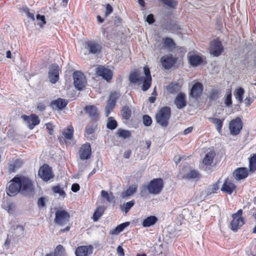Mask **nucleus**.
<instances>
[{"instance_id":"f03ea898","label":"nucleus","mask_w":256,"mask_h":256,"mask_svg":"<svg viewBox=\"0 0 256 256\" xmlns=\"http://www.w3.org/2000/svg\"><path fill=\"white\" fill-rule=\"evenodd\" d=\"M171 116V110L168 106H164L160 108L156 114V122L162 127H166Z\"/></svg>"},{"instance_id":"7ed1b4c3","label":"nucleus","mask_w":256,"mask_h":256,"mask_svg":"<svg viewBox=\"0 0 256 256\" xmlns=\"http://www.w3.org/2000/svg\"><path fill=\"white\" fill-rule=\"evenodd\" d=\"M164 188V181L161 178H154L147 186H144L146 188L150 194L156 195L159 194Z\"/></svg>"},{"instance_id":"37998d69","label":"nucleus","mask_w":256,"mask_h":256,"mask_svg":"<svg viewBox=\"0 0 256 256\" xmlns=\"http://www.w3.org/2000/svg\"><path fill=\"white\" fill-rule=\"evenodd\" d=\"M116 135L123 139H126L130 138L131 136V132L128 130H125L122 129H118Z\"/></svg>"},{"instance_id":"f3484780","label":"nucleus","mask_w":256,"mask_h":256,"mask_svg":"<svg viewBox=\"0 0 256 256\" xmlns=\"http://www.w3.org/2000/svg\"><path fill=\"white\" fill-rule=\"evenodd\" d=\"M93 246L92 245L78 246L76 250V256H88L93 252Z\"/></svg>"},{"instance_id":"bf43d9fd","label":"nucleus","mask_w":256,"mask_h":256,"mask_svg":"<svg viewBox=\"0 0 256 256\" xmlns=\"http://www.w3.org/2000/svg\"><path fill=\"white\" fill-rule=\"evenodd\" d=\"M113 11L112 6L110 4H106V12L104 14V16L106 17L110 14Z\"/></svg>"},{"instance_id":"a211bd4d","label":"nucleus","mask_w":256,"mask_h":256,"mask_svg":"<svg viewBox=\"0 0 256 256\" xmlns=\"http://www.w3.org/2000/svg\"><path fill=\"white\" fill-rule=\"evenodd\" d=\"M177 108L180 110L186 106V94L182 92H180L176 96L174 102Z\"/></svg>"},{"instance_id":"49530a36","label":"nucleus","mask_w":256,"mask_h":256,"mask_svg":"<svg viewBox=\"0 0 256 256\" xmlns=\"http://www.w3.org/2000/svg\"><path fill=\"white\" fill-rule=\"evenodd\" d=\"M244 93V89L241 87L236 90L235 91V97L237 99L240 103H242L243 100V96Z\"/></svg>"},{"instance_id":"4c0bfd02","label":"nucleus","mask_w":256,"mask_h":256,"mask_svg":"<svg viewBox=\"0 0 256 256\" xmlns=\"http://www.w3.org/2000/svg\"><path fill=\"white\" fill-rule=\"evenodd\" d=\"M116 102H115L114 100H110L108 98V104L106 106L105 110H106V116H108L116 105Z\"/></svg>"},{"instance_id":"c85d7f7f","label":"nucleus","mask_w":256,"mask_h":256,"mask_svg":"<svg viewBox=\"0 0 256 256\" xmlns=\"http://www.w3.org/2000/svg\"><path fill=\"white\" fill-rule=\"evenodd\" d=\"M208 120L210 122H211L212 124H214L216 128V130L219 133L222 132V127L223 126V121L224 119L220 120L218 118H208Z\"/></svg>"},{"instance_id":"13d9d810","label":"nucleus","mask_w":256,"mask_h":256,"mask_svg":"<svg viewBox=\"0 0 256 256\" xmlns=\"http://www.w3.org/2000/svg\"><path fill=\"white\" fill-rule=\"evenodd\" d=\"M120 92H112L109 96V98L114 100L115 102H116L117 100L120 97Z\"/></svg>"},{"instance_id":"79ce46f5","label":"nucleus","mask_w":256,"mask_h":256,"mask_svg":"<svg viewBox=\"0 0 256 256\" xmlns=\"http://www.w3.org/2000/svg\"><path fill=\"white\" fill-rule=\"evenodd\" d=\"M74 128L72 126H70L62 132V134L67 140H72L73 138Z\"/></svg>"},{"instance_id":"4d7b16f0","label":"nucleus","mask_w":256,"mask_h":256,"mask_svg":"<svg viewBox=\"0 0 256 256\" xmlns=\"http://www.w3.org/2000/svg\"><path fill=\"white\" fill-rule=\"evenodd\" d=\"M46 200L44 197H40L37 202V205L38 208H43L46 207Z\"/></svg>"},{"instance_id":"4be33fe9","label":"nucleus","mask_w":256,"mask_h":256,"mask_svg":"<svg viewBox=\"0 0 256 256\" xmlns=\"http://www.w3.org/2000/svg\"><path fill=\"white\" fill-rule=\"evenodd\" d=\"M68 102L64 99L58 98L53 100L50 103V106L53 108L56 107L58 110H62L68 104Z\"/></svg>"},{"instance_id":"e433bc0d","label":"nucleus","mask_w":256,"mask_h":256,"mask_svg":"<svg viewBox=\"0 0 256 256\" xmlns=\"http://www.w3.org/2000/svg\"><path fill=\"white\" fill-rule=\"evenodd\" d=\"M218 189V183H215L212 185L209 186L206 190L204 192V194L206 196H209L212 194L216 192Z\"/></svg>"},{"instance_id":"cd10ccee","label":"nucleus","mask_w":256,"mask_h":256,"mask_svg":"<svg viewBox=\"0 0 256 256\" xmlns=\"http://www.w3.org/2000/svg\"><path fill=\"white\" fill-rule=\"evenodd\" d=\"M157 221L158 218L156 216H149L144 220L142 225L144 228H149L155 224Z\"/></svg>"},{"instance_id":"393cba45","label":"nucleus","mask_w":256,"mask_h":256,"mask_svg":"<svg viewBox=\"0 0 256 256\" xmlns=\"http://www.w3.org/2000/svg\"><path fill=\"white\" fill-rule=\"evenodd\" d=\"M188 60L190 64L194 67L200 65L203 62V59L202 57L196 54H192L190 56Z\"/></svg>"},{"instance_id":"423d86ee","label":"nucleus","mask_w":256,"mask_h":256,"mask_svg":"<svg viewBox=\"0 0 256 256\" xmlns=\"http://www.w3.org/2000/svg\"><path fill=\"white\" fill-rule=\"evenodd\" d=\"M18 176H16L10 182L6 188L7 194L10 196H14L18 192L20 193Z\"/></svg>"},{"instance_id":"bb28decb","label":"nucleus","mask_w":256,"mask_h":256,"mask_svg":"<svg viewBox=\"0 0 256 256\" xmlns=\"http://www.w3.org/2000/svg\"><path fill=\"white\" fill-rule=\"evenodd\" d=\"M130 224V222H126L120 224L116 226L115 228L111 230L110 232V234L112 236L117 235L120 232H122L124 230V228L128 226Z\"/></svg>"},{"instance_id":"58836bf2","label":"nucleus","mask_w":256,"mask_h":256,"mask_svg":"<svg viewBox=\"0 0 256 256\" xmlns=\"http://www.w3.org/2000/svg\"><path fill=\"white\" fill-rule=\"evenodd\" d=\"M249 170L252 172L256 170V154L250 156L249 159Z\"/></svg>"},{"instance_id":"9b49d317","label":"nucleus","mask_w":256,"mask_h":256,"mask_svg":"<svg viewBox=\"0 0 256 256\" xmlns=\"http://www.w3.org/2000/svg\"><path fill=\"white\" fill-rule=\"evenodd\" d=\"M176 58H174L172 54H165L160 59L162 66L166 70L171 68L176 62Z\"/></svg>"},{"instance_id":"de8ad7c7","label":"nucleus","mask_w":256,"mask_h":256,"mask_svg":"<svg viewBox=\"0 0 256 256\" xmlns=\"http://www.w3.org/2000/svg\"><path fill=\"white\" fill-rule=\"evenodd\" d=\"M65 250L62 244H58L54 249L53 256H64Z\"/></svg>"},{"instance_id":"4468645a","label":"nucleus","mask_w":256,"mask_h":256,"mask_svg":"<svg viewBox=\"0 0 256 256\" xmlns=\"http://www.w3.org/2000/svg\"><path fill=\"white\" fill-rule=\"evenodd\" d=\"M96 73L107 82L110 81L112 78V72L104 66H98L96 68Z\"/></svg>"},{"instance_id":"5701e85b","label":"nucleus","mask_w":256,"mask_h":256,"mask_svg":"<svg viewBox=\"0 0 256 256\" xmlns=\"http://www.w3.org/2000/svg\"><path fill=\"white\" fill-rule=\"evenodd\" d=\"M200 176L199 172L195 170H192L186 174L180 172L179 176L181 179L190 180L198 178Z\"/></svg>"},{"instance_id":"f8f14e48","label":"nucleus","mask_w":256,"mask_h":256,"mask_svg":"<svg viewBox=\"0 0 256 256\" xmlns=\"http://www.w3.org/2000/svg\"><path fill=\"white\" fill-rule=\"evenodd\" d=\"M21 118L30 130H32L35 126L38 125L40 122L38 116L35 114H31L29 116L23 114L21 116Z\"/></svg>"},{"instance_id":"6e6d98bb","label":"nucleus","mask_w":256,"mask_h":256,"mask_svg":"<svg viewBox=\"0 0 256 256\" xmlns=\"http://www.w3.org/2000/svg\"><path fill=\"white\" fill-rule=\"evenodd\" d=\"M143 124L146 126H150L152 123V120L150 116L144 115L142 118Z\"/></svg>"},{"instance_id":"aec40b11","label":"nucleus","mask_w":256,"mask_h":256,"mask_svg":"<svg viewBox=\"0 0 256 256\" xmlns=\"http://www.w3.org/2000/svg\"><path fill=\"white\" fill-rule=\"evenodd\" d=\"M86 48L90 54H96L101 52V46L95 42H88L86 43Z\"/></svg>"},{"instance_id":"f257e3e1","label":"nucleus","mask_w":256,"mask_h":256,"mask_svg":"<svg viewBox=\"0 0 256 256\" xmlns=\"http://www.w3.org/2000/svg\"><path fill=\"white\" fill-rule=\"evenodd\" d=\"M20 194L26 196H33L34 188L32 181L27 177L18 176Z\"/></svg>"},{"instance_id":"6ab92c4d","label":"nucleus","mask_w":256,"mask_h":256,"mask_svg":"<svg viewBox=\"0 0 256 256\" xmlns=\"http://www.w3.org/2000/svg\"><path fill=\"white\" fill-rule=\"evenodd\" d=\"M86 113L87 114L92 120H96L98 116L97 108L94 105L86 106L84 108Z\"/></svg>"},{"instance_id":"b1692460","label":"nucleus","mask_w":256,"mask_h":256,"mask_svg":"<svg viewBox=\"0 0 256 256\" xmlns=\"http://www.w3.org/2000/svg\"><path fill=\"white\" fill-rule=\"evenodd\" d=\"M235 188L236 186L232 182L226 180L222 186L221 190L228 194H231Z\"/></svg>"},{"instance_id":"5fc2aeb1","label":"nucleus","mask_w":256,"mask_h":256,"mask_svg":"<svg viewBox=\"0 0 256 256\" xmlns=\"http://www.w3.org/2000/svg\"><path fill=\"white\" fill-rule=\"evenodd\" d=\"M36 18L38 21H40V22H38L37 24L40 27H42L44 24H46V21L44 16L38 14L36 16Z\"/></svg>"},{"instance_id":"9d476101","label":"nucleus","mask_w":256,"mask_h":256,"mask_svg":"<svg viewBox=\"0 0 256 256\" xmlns=\"http://www.w3.org/2000/svg\"><path fill=\"white\" fill-rule=\"evenodd\" d=\"M38 174L45 182H48L54 178L52 168L48 164H44L40 168Z\"/></svg>"},{"instance_id":"774afa93","label":"nucleus","mask_w":256,"mask_h":256,"mask_svg":"<svg viewBox=\"0 0 256 256\" xmlns=\"http://www.w3.org/2000/svg\"><path fill=\"white\" fill-rule=\"evenodd\" d=\"M70 226H68L65 228H62L60 230L59 233L62 234L65 232H68L70 230Z\"/></svg>"},{"instance_id":"c03bdc74","label":"nucleus","mask_w":256,"mask_h":256,"mask_svg":"<svg viewBox=\"0 0 256 256\" xmlns=\"http://www.w3.org/2000/svg\"><path fill=\"white\" fill-rule=\"evenodd\" d=\"M117 122L115 120H114L112 117H108V122L106 124L107 128L110 130H114L116 129L117 128Z\"/></svg>"},{"instance_id":"69168bd1","label":"nucleus","mask_w":256,"mask_h":256,"mask_svg":"<svg viewBox=\"0 0 256 256\" xmlns=\"http://www.w3.org/2000/svg\"><path fill=\"white\" fill-rule=\"evenodd\" d=\"M192 129H193V128L191 127V126L186 128L183 132V134L184 135H186V134L190 133L192 132Z\"/></svg>"},{"instance_id":"e2e57ef3","label":"nucleus","mask_w":256,"mask_h":256,"mask_svg":"<svg viewBox=\"0 0 256 256\" xmlns=\"http://www.w3.org/2000/svg\"><path fill=\"white\" fill-rule=\"evenodd\" d=\"M80 189V185L77 183L73 184L72 186L71 190L74 192H76Z\"/></svg>"},{"instance_id":"0eeeda50","label":"nucleus","mask_w":256,"mask_h":256,"mask_svg":"<svg viewBox=\"0 0 256 256\" xmlns=\"http://www.w3.org/2000/svg\"><path fill=\"white\" fill-rule=\"evenodd\" d=\"M224 51L222 42L218 39L212 40L209 46V52L214 56H219Z\"/></svg>"},{"instance_id":"6e6552de","label":"nucleus","mask_w":256,"mask_h":256,"mask_svg":"<svg viewBox=\"0 0 256 256\" xmlns=\"http://www.w3.org/2000/svg\"><path fill=\"white\" fill-rule=\"evenodd\" d=\"M74 84L76 89L82 90L86 86V80L83 73L76 71L73 73Z\"/></svg>"},{"instance_id":"20e7f679","label":"nucleus","mask_w":256,"mask_h":256,"mask_svg":"<svg viewBox=\"0 0 256 256\" xmlns=\"http://www.w3.org/2000/svg\"><path fill=\"white\" fill-rule=\"evenodd\" d=\"M242 210L240 209L238 212L232 214V220L230 222L229 228L234 232H236L244 224V220L242 217Z\"/></svg>"},{"instance_id":"1a4fd4ad","label":"nucleus","mask_w":256,"mask_h":256,"mask_svg":"<svg viewBox=\"0 0 256 256\" xmlns=\"http://www.w3.org/2000/svg\"><path fill=\"white\" fill-rule=\"evenodd\" d=\"M60 70L56 64H52L48 72V76L52 84H56L59 80V74Z\"/></svg>"},{"instance_id":"2eb2a0df","label":"nucleus","mask_w":256,"mask_h":256,"mask_svg":"<svg viewBox=\"0 0 256 256\" xmlns=\"http://www.w3.org/2000/svg\"><path fill=\"white\" fill-rule=\"evenodd\" d=\"M203 89V86L200 82H196L194 83L190 90V96L195 100H197L201 95Z\"/></svg>"},{"instance_id":"0e129e2a","label":"nucleus","mask_w":256,"mask_h":256,"mask_svg":"<svg viewBox=\"0 0 256 256\" xmlns=\"http://www.w3.org/2000/svg\"><path fill=\"white\" fill-rule=\"evenodd\" d=\"M118 254L119 256H124V250L122 246H118L116 248Z\"/></svg>"},{"instance_id":"ea45409f","label":"nucleus","mask_w":256,"mask_h":256,"mask_svg":"<svg viewBox=\"0 0 256 256\" xmlns=\"http://www.w3.org/2000/svg\"><path fill=\"white\" fill-rule=\"evenodd\" d=\"M94 131L95 128L93 125H88L86 128V133L84 134L85 136L90 140L94 139V137L91 136V134L94 133Z\"/></svg>"},{"instance_id":"3c124183","label":"nucleus","mask_w":256,"mask_h":256,"mask_svg":"<svg viewBox=\"0 0 256 256\" xmlns=\"http://www.w3.org/2000/svg\"><path fill=\"white\" fill-rule=\"evenodd\" d=\"M104 210L102 208H98L93 214V220L94 222H97L100 216L102 215Z\"/></svg>"},{"instance_id":"a18cd8bd","label":"nucleus","mask_w":256,"mask_h":256,"mask_svg":"<svg viewBox=\"0 0 256 256\" xmlns=\"http://www.w3.org/2000/svg\"><path fill=\"white\" fill-rule=\"evenodd\" d=\"M160 2L167 6L174 8L178 4V2L176 0H158Z\"/></svg>"},{"instance_id":"8fccbe9b","label":"nucleus","mask_w":256,"mask_h":256,"mask_svg":"<svg viewBox=\"0 0 256 256\" xmlns=\"http://www.w3.org/2000/svg\"><path fill=\"white\" fill-rule=\"evenodd\" d=\"M220 93L221 92L220 90L215 88L212 89L209 96L210 100H216L219 98Z\"/></svg>"},{"instance_id":"a19ab883","label":"nucleus","mask_w":256,"mask_h":256,"mask_svg":"<svg viewBox=\"0 0 256 256\" xmlns=\"http://www.w3.org/2000/svg\"><path fill=\"white\" fill-rule=\"evenodd\" d=\"M142 90L144 92L148 90L151 86L152 78H144L142 76Z\"/></svg>"},{"instance_id":"dca6fc26","label":"nucleus","mask_w":256,"mask_h":256,"mask_svg":"<svg viewBox=\"0 0 256 256\" xmlns=\"http://www.w3.org/2000/svg\"><path fill=\"white\" fill-rule=\"evenodd\" d=\"M79 154L81 160H88L92 155L90 144L86 142L82 145L80 149Z\"/></svg>"},{"instance_id":"7c9ffc66","label":"nucleus","mask_w":256,"mask_h":256,"mask_svg":"<svg viewBox=\"0 0 256 256\" xmlns=\"http://www.w3.org/2000/svg\"><path fill=\"white\" fill-rule=\"evenodd\" d=\"M163 47L169 50H172L175 46V43L174 40L170 38H163L162 40Z\"/></svg>"},{"instance_id":"f704fd0d","label":"nucleus","mask_w":256,"mask_h":256,"mask_svg":"<svg viewBox=\"0 0 256 256\" xmlns=\"http://www.w3.org/2000/svg\"><path fill=\"white\" fill-rule=\"evenodd\" d=\"M232 94L231 90H226V95L224 98V104L226 106L230 108L232 106Z\"/></svg>"},{"instance_id":"ddd939ff","label":"nucleus","mask_w":256,"mask_h":256,"mask_svg":"<svg viewBox=\"0 0 256 256\" xmlns=\"http://www.w3.org/2000/svg\"><path fill=\"white\" fill-rule=\"evenodd\" d=\"M242 128V121L238 117L232 120L230 122L229 128L232 135L236 136L239 134Z\"/></svg>"},{"instance_id":"473e14b6","label":"nucleus","mask_w":256,"mask_h":256,"mask_svg":"<svg viewBox=\"0 0 256 256\" xmlns=\"http://www.w3.org/2000/svg\"><path fill=\"white\" fill-rule=\"evenodd\" d=\"M215 155L214 152L210 151L207 153L203 159V164L206 166L210 165L213 162Z\"/></svg>"},{"instance_id":"412c9836","label":"nucleus","mask_w":256,"mask_h":256,"mask_svg":"<svg viewBox=\"0 0 256 256\" xmlns=\"http://www.w3.org/2000/svg\"><path fill=\"white\" fill-rule=\"evenodd\" d=\"M233 175L236 180H241L248 176V172L246 168H238L233 172Z\"/></svg>"},{"instance_id":"a878e982","label":"nucleus","mask_w":256,"mask_h":256,"mask_svg":"<svg viewBox=\"0 0 256 256\" xmlns=\"http://www.w3.org/2000/svg\"><path fill=\"white\" fill-rule=\"evenodd\" d=\"M138 186L136 184L129 186L126 190L121 194V197L125 198L128 196L133 195L137 190Z\"/></svg>"},{"instance_id":"c9c22d12","label":"nucleus","mask_w":256,"mask_h":256,"mask_svg":"<svg viewBox=\"0 0 256 256\" xmlns=\"http://www.w3.org/2000/svg\"><path fill=\"white\" fill-rule=\"evenodd\" d=\"M121 114L124 119L129 120L132 116V110L128 106H124L121 110Z\"/></svg>"},{"instance_id":"72a5a7b5","label":"nucleus","mask_w":256,"mask_h":256,"mask_svg":"<svg viewBox=\"0 0 256 256\" xmlns=\"http://www.w3.org/2000/svg\"><path fill=\"white\" fill-rule=\"evenodd\" d=\"M180 89V86L178 83H171L166 86V90L169 93L175 94L178 92Z\"/></svg>"},{"instance_id":"680f3d73","label":"nucleus","mask_w":256,"mask_h":256,"mask_svg":"<svg viewBox=\"0 0 256 256\" xmlns=\"http://www.w3.org/2000/svg\"><path fill=\"white\" fill-rule=\"evenodd\" d=\"M146 21L150 24H152L155 21L154 15L152 14H149L146 16Z\"/></svg>"},{"instance_id":"603ef678","label":"nucleus","mask_w":256,"mask_h":256,"mask_svg":"<svg viewBox=\"0 0 256 256\" xmlns=\"http://www.w3.org/2000/svg\"><path fill=\"white\" fill-rule=\"evenodd\" d=\"M52 190L54 193L59 194L60 196H62L63 198H64L66 196L64 191L59 186H53L52 188Z\"/></svg>"},{"instance_id":"052dcab7","label":"nucleus","mask_w":256,"mask_h":256,"mask_svg":"<svg viewBox=\"0 0 256 256\" xmlns=\"http://www.w3.org/2000/svg\"><path fill=\"white\" fill-rule=\"evenodd\" d=\"M144 72L145 74V77H144V78H152L150 68L148 66L144 67Z\"/></svg>"},{"instance_id":"2f4dec72","label":"nucleus","mask_w":256,"mask_h":256,"mask_svg":"<svg viewBox=\"0 0 256 256\" xmlns=\"http://www.w3.org/2000/svg\"><path fill=\"white\" fill-rule=\"evenodd\" d=\"M142 76H140L138 72L136 71L131 72L129 76V80L133 84L142 82Z\"/></svg>"},{"instance_id":"c756f323","label":"nucleus","mask_w":256,"mask_h":256,"mask_svg":"<svg viewBox=\"0 0 256 256\" xmlns=\"http://www.w3.org/2000/svg\"><path fill=\"white\" fill-rule=\"evenodd\" d=\"M23 164L22 160L16 159L12 164H9L8 170L10 172H14L16 170L20 168Z\"/></svg>"},{"instance_id":"864d4df0","label":"nucleus","mask_w":256,"mask_h":256,"mask_svg":"<svg viewBox=\"0 0 256 256\" xmlns=\"http://www.w3.org/2000/svg\"><path fill=\"white\" fill-rule=\"evenodd\" d=\"M101 196L103 198H106L108 202H111L114 198V196L112 194H110L106 191L104 190H102L101 191Z\"/></svg>"},{"instance_id":"338daca9","label":"nucleus","mask_w":256,"mask_h":256,"mask_svg":"<svg viewBox=\"0 0 256 256\" xmlns=\"http://www.w3.org/2000/svg\"><path fill=\"white\" fill-rule=\"evenodd\" d=\"M132 154L130 150H128L124 152V157L126 158H128Z\"/></svg>"},{"instance_id":"09e8293b","label":"nucleus","mask_w":256,"mask_h":256,"mask_svg":"<svg viewBox=\"0 0 256 256\" xmlns=\"http://www.w3.org/2000/svg\"><path fill=\"white\" fill-rule=\"evenodd\" d=\"M135 202L134 200H132L124 204L122 206H121L122 210L124 211L126 214H127L131 208L134 206Z\"/></svg>"},{"instance_id":"39448f33","label":"nucleus","mask_w":256,"mask_h":256,"mask_svg":"<svg viewBox=\"0 0 256 256\" xmlns=\"http://www.w3.org/2000/svg\"><path fill=\"white\" fill-rule=\"evenodd\" d=\"M70 219V214L64 210H58L55 213L54 222L56 224L60 226H64Z\"/></svg>"}]
</instances>
